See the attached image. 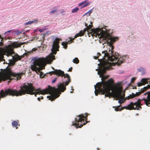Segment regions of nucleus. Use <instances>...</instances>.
Segmentation results:
<instances>
[{"mask_svg": "<svg viewBox=\"0 0 150 150\" xmlns=\"http://www.w3.org/2000/svg\"><path fill=\"white\" fill-rule=\"evenodd\" d=\"M72 68L71 67L68 70V71H71L72 70Z\"/></svg>", "mask_w": 150, "mask_h": 150, "instance_id": "41", "label": "nucleus"}, {"mask_svg": "<svg viewBox=\"0 0 150 150\" xmlns=\"http://www.w3.org/2000/svg\"><path fill=\"white\" fill-rule=\"evenodd\" d=\"M91 32H89L88 34H91L93 36H96L99 38L100 39H102V40H104L107 42V43L111 45L110 47L111 48V50L110 49L109 50V52L108 53L107 51L106 53H105V55L103 57H102V58H100V59H98V60L100 62L101 61L103 60L105 56L107 57L108 60L111 62L114 61L115 63H115L118 66L120 65L121 64L123 63L125 59L128 58L127 55H126L120 58H119V57L117 56L115 54V55L114 54L110 56L109 54H112L113 51V50L114 49V47L112 46V44L118 40V38L117 37H111L109 33H108L106 31H104L103 30H100L98 31L97 29H91Z\"/></svg>", "mask_w": 150, "mask_h": 150, "instance_id": "3", "label": "nucleus"}, {"mask_svg": "<svg viewBox=\"0 0 150 150\" xmlns=\"http://www.w3.org/2000/svg\"><path fill=\"white\" fill-rule=\"evenodd\" d=\"M136 78H132V79H131V82H134V80H135Z\"/></svg>", "mask_w": 150, "mask_h": 150, "instance_id": "38", "label": "nucleus"}, {"mask_svg": "<svg viewBox=\"0 0 150 150\" xmlns=\"http://www.w3.org/2000/svg\"><path fill=\"white\" fill-rule=\"evenodd\" d=\"M22 45V43L14 42L11 43L10 45H6L5 47L3 49L4 54L6 55L8 57L11 56L14 53L13 48L20 47Z\"/></svg>", "mask_w": 150, "mask_h": 150, "instance_id": "8", "label": "nucleus"}, {"mask_svg": "<svg viewBox=\"0 0 150 150\" xmlns=\"http://www.w3.org/2000/svg\"><path fill=\"white\" fill-rule=\"evenodd\" d=\"M8 83H9V82H10V81H8Z\"/></svg>", "mask_w": 150, "mask_h": 150, "instance_id": "48", "label": "nucleus"}, {"mask_svg": "<svg viewBox=\"0 0 150 150\" xmlns=\"http://www.w3.org/2000/svg\"><path fill=\"white\" fill-rule=\"evenodd\" d=\"M98 150H99V149L98 148L97 149Z\"/></svg>", "mask_w": 150, "mask_h": 150, "instance_id": "49", "label": "nucleus"}, {"mask_svg": "<svg viewBox=\"0 0 150 150\" xmlns=\"http://www.w3.org/2000/svg\"><path fill=\"white\" fill-rule=\"evenodd\" d=\"M13 31L12 30H8V31H7L6 32H5L4 34V35H6V34H7L8 33H10L12 31Z\"/></svg>", "mask_w": 150, "mask_h": 150, "instance_id": "34", "label": "nucleus"}, {"mask_svg": "<svg viewBox=\"0 0 150 150\" xmlns=\"http://www.w3.org/2000/svg\"><path fill=\"white\" fill-rule=\"evenodd\" d=\"M24 55H23V56H17L16 57V59L17 60H21L22 59V57H23V56Z\"/></svg>", "mask_w": 150, "mask_h": 150, "instance_id": "24", "label": "nucleus"}, {"mask_svg": "<svg viewBox=\"0 0 150 150\" xmlns=\"http://www.w3.org/2000/svg\"><path fill=\"white\" fill-rule=\"evenodd\" d=\"M12 126L14 127H16V129H17V127H16L18 126V123L15 121H14L12 122Z\"/></svg>", "mask_w": 150, "mask_h": 150, "instance_id": "20", "label": "nucleus"}, {"mask_svg": "<svg viewBox=\"0 0 150 150\" xmlns=\"http://www.w3.org/2000/svg\"><path fill=\"white\" fill-rule=\"evenodd\" d=\"M92 12V10H91L89 11L88 12H87V13H89V15H90V14Z\"/></svg>", "mask_w": 150, "mask_h": 150, "instance_id": "42", "label": "nucleus"}, {"mask_svg": "<svg viewBox=\"0 0 150 150\" xmlns=\"http://www.w3.org/2000/svg\"><path fill=\"white\" fill-rule=\"evenodd\" d=\"M0 39H1V42H3L4 40V38L3 37H1V35H0Z\"/></svg>", "mask_w": 150, "mask_h": 150, "instance_id": "37", "label": "nucleus"}, {"mask_svg": "<svg viewBox=\"0 0 150 150\" xmlns=\"http://www.w3.org/2000/svg\"><path fill=\"white\" fill-rule=\"evenodd\" d=\"M147 99L146 98H143L141 99V101L142 100H144V102L146 104V105L147 106H149L150 105H149L150 104V95L149 96L148 95L147 96Z\"/></svg>", "mask_w": 150, "mask_h": 150, "instance_id": "10", "label": "nucleus"}, {"mask_svg": "<svg viewBox=\"0 0 150 150\" xmlns=\"http://www.w3.org/2000/svg\"><path fill=\"white\" fill-rule=\"evenodd\" d=\"M64 12V11L63 10H61V12Z\"/></svg>", "mask_w": 150, "mask_h": 150, "instance_id": "47", "label": "nucleus"}, {"mask_svg": "<svg viewBox=\"0 0 150 150\" xmlns=\"http://www.w3.org/2000/svg\"><path fill=\"white\" fill-rule=\"evenodd\" d=\"M3 45V42H0V46H2Z\"/></svg>", "mask_w": 150, "mask_h": 150, "instance_id": "40", "label": "nucleus"}, {"mask_svg": "<svg viewBox=\"0 0 150 150\" xmlns=\"http://www.w3.org/2000/svg\"><path fill=\"white\" fill-rule=\"evenodd\" d=\"M97 55H98V56H95L94 57V59H98V57L100 55H101V54H100V53H97Z\"/></svg>", "mask_w": 150, "mask_h": 150, "instance_id": "26", "label": "nucleus"}, {"mask_svg": "<svg viewBox=\"0 0 150 150\" xmlns=\"http://www.w3.org/2000/svg\"><path fill=\"white\" fill-rule=\"evenodd\" d=\"M79 10V8L78 7H76L73 9L71 11L72 13H74L77 12Z\"/></svg>", "mask_w": 150, "mask_h": 150, "instance_id": "22", "label": "nucleus"}, {"mask_svg": "<svg viewBox=\"0 0 150 150\" xmlns=\"http://www.w3.org/2000/svg\"><path fill=\"white\" fill-rule=\"evenodd\" d=\"M55 55H49L46 58H40L36 59L34 61L33 65L31 66V69L33 71H36L38 68L36 67H41L47 63H50L55 59Z\"/></svg>", "mask_w": 150, "mask_h": 150, "instance_id": "5", "label": "nucleus"}, {"mask_svg": "<svg viewBox=\"0 0 150 150\" xmlns=\"http://www.w3.org/2000/svg\"><path fill=\"white\" fill-rule=\"evenodd\" d=\"M4 55L3 53L0 49V62L5 60V59H4Z\"/></svg>", "mask_w": 150, "mask_h": 150, "instance_id": "18", "label": "nucleus"}, {"mask_svg": "<svg viewBox=\"0 0 150 150\" xmlns=\"http://www.w3.org/2000/svg\"><path fill=\"white\" fill-rule=\"evenodd\" d=\"M69 40L67 42H66L67 44H70L72 42L71 39H69Z\"/></svg>", "mask_w": 150, "mask_h": 150, "instance_id": "31", "label": "nucleus"}, {"mask_svg": "<svg viewBox=\"0 0 150 150\" xmlns=\"http://www.w3.org/2000/svg\"><path fill=\"white\" fill-rule=\"evenodd\" d=\"M84 35V33H83V32L82 30H81L79 32V33L76 34L75 35V38H77L79 36H83Z\"/></svg>", "mask_w": 150, "mask_h": 150, "instance_id": "17", "label": "nucleus"}, {"mask_svg": "<svg viewBox=\"0 0 150 150\" xmlns=\"http://www.w3.org/2000/svg\"><path fill=\"white\" fill-rule=\"evenodd\" d=\"M52 69L54 71L49 72V73L51 75L52 74H56L58 76L62 77L63 76L64 78H67L68 79V81H66L65 83H60V85L58 84L57 88L52 87L49 86L48 88L45 89L41 90L40 88L36 89L33 86L32 83H27V85H24L23 86H21V90L19 91L13 89V90H8L9 92L16 93V94L14 95H16V96H21L25 94L31 95L34 94L35 96H36L38 94L45 95L49 93L51 94L59 91L61 92H64L66 89V86L68 85L70 82L71 80L69 75L67 74H65L64 72L60 70H55L53 67H52Z\"/></svg>", "mask_w": 150, "mask_h": 150, "instance_id": "2", "label": "nucleus"}, {"mask_svg": "<svg viewBox=\"0 0 150 150\" xmlns=\"http://www.w3.org/2000/svg\"><path fill=\"white\" fill-rule=\"evenodd\" d=\"M40 76L41 78H43L44 77V75H43V74L42 72H40Z\"/></svg>", "mask_w": 150, "mask_h": 150, "instance_id": "28", "label": "nucleus"}, {"mask_svg": "<svg viewBox=\"0 0 150 150\" xmlns=\"http://www.w3.org/2000/svg\"><path fill=\"white\" fill-rule=\"evenodd\" d=\"M56 11H57V9L55 10H53V11H51V12H50V14H52L53 13H54Z\"/></svg>", "mask_w": 150, "mask_h": 150, "instance_id": "36", "label": "nucleus"}, {"mask_svg": "<svg viewBox=\"0 0 150 150\" xmlns=\"http://www.w3.org/2000/svg\"><path fill=\"white\" fill-rule=\"evenodd\" d=\"M88 0L85 1L84 2L79 3V6H81V8L86 7L90 4V2L88 1Z\"/></svg>", "mask_w": 150, "mask_h": 150, "instance_id": "11", "label": "nucleus"}, {"mask_svg": "<svg viewBox=\"0 0 150 150\" xmlns=\"http://www.w3.org/2000/svg\"><path fill=\"white\" fill-rule=\"evenodd\" d=\"M86 116L85 117L83 114L79 115L76 116L75 118V122H73L72 125H75L76 128H81L83 125H85L87 123L86 120H87L88 114L86 113Z\"/></svg>", "mask_w": 150, "mask_h": 150, "instance_id": "7", "label": "nucleus"}, {"mask_svg": "<svg viewBox=\"0 0 150 150\" xmlns=\"http://www.w3.org/2000/svg\"><path fill=\"white\" fill-rule=\"evenodd\" d=\"M148 88H149L148 87V86H147L144 87L143 88H142L141 91H140L138 92V93L139 95L142 93H144V91H146L147 89Z\"/></svg>", "mask_w": 150, "mask_h": 150, "instance_id": "15", "label": "nucleus"}, {"mask_svg": "<svg viewBox=\"0 0 150 150\" xmlns=\"http://www.w3.org/2000/svg\"><path fill=\"white\" fill-rule=\"evenodd\" d=\"M125 93H124L123 94V95H122V98H124L125 97Z\"/></svg>", "mask_w": 150, "mask_h": 150, "instance_id": "43", "label": "nucleus"}, {"mask_svg": "<svg viewBox=\"0 0 150 150\" xmlns=\"http://www.w3.org/2000/svg\"><path fill=\"white\" fill-rule=\"evenodd\" d=\"M13 32L16 33L17 35H19L20 34H21L22 32L21 31H20L18 30H17L16 31H14Z\"/></svg>", "mask_w": 150, "mask_h": 150, "instance_id": "27", "label": "nucleus"}, {"mask_svg": "<svg viewBox=\"0 0 150 150\" xmlns=\"http://www.w3.org/2000/svg\"><path fill=\"white\" fill-rule=\"evenodd\" d=\"M150 80V78H143L141 79V81L143 85H144L146 83H148L149 81H148V80Z\"/></svg>", "mask_w": 150, "mask_h": 150, "instance_id": "14", "label": "nucleus"}, {"mask_svg": "<svg viewBox=\"0 0 150 150\" xmlns=\"http://www.w3.org/2000/svg\"><path fill=\"white\" fill-rule=\"evenodd\" d=\"M43 99V96H41V97H38V101H40V99Z\"/></svg>", "mask_w": 150, "mask_h": 150, "instance_id": "33", "label": "nucleus"}, {"mask_svg": "<svg viewBox=\"0 0 150 150\" xmlns=\"http://www.w3.org/2000/svg\"><path fill=\"white\" fill-rule=\"evenodd\" d=\"M62 45L63 46V47L66 49L67 48V43L66 42H62Z\"/></svg>", "mask_w": 150, "mask_h": 150, "instance_id": "21", "label": "nucleus"}, {"mask_svg": "<svg viewBox=\"0 0 150 150\" xmlns=\"http://www.w3.org/2000/svg\"><path fill=\"white\" fill-rule=\"evenodd\" d=\"M85 26L86 27V28H87L88 27V24H87L85 23Z\"/></svg>", "mask_w": 150, "mask_h": 150, "instance_id": "44", "label": "nucleus"}, {"mask_svg": "<svg viewBox=\"0 0 150 150\" xmlns=\"http://www.w3.org/2000/svg\"><path fill=\"white\" fill-rule=\"evenodd\" d=\"M88 13H87H87H85V14H84V15H86L87 14H88Z\"/></svg>", "mask_w": 150, "mask_h": 150, "instance_id": "46", "label": "nucleus"}, {"mask_svg": "<svg viewBox=\"0 0 150 150\" xmlns=\"http://www.w3.org/2000/svg\"><path fill=\"white\" fill-rule=\"evenodd\" d=\"M59 96V95H58L57 94H56L50 96H47V98H49V100L52 101L54 100L57 98Z\"/></svg>", "mask_w": 150, "mask_h": 150, "instance_id": "12", "label": "nucleus"}, {"mask_svg": "<svg viewBox=\"0 0 150 150\" xmlns=\"http://www.w3.org/2000/svg\"><path fill=\"white\" fill-rule=\"evenodd\" d=\"M88 28H86L84 29L83 30V33H84L86 31H88L89 30L88 29Z\"/></svg>", "mask_w": 150, "mask_h": 150, "instance_id": "29", "label": "nucleus"}, {"mask_svg": "<svg viewBox=\"0 0 150 150\" xmlns=\"http://www.w3.org/2000/svg\"><path fill=\"white\" fill-rule=\"evenodd\" d=\"M142 85H143V83H142L139 82L137 83V86H142Z\"/></svg>", "mask_w": 150, "mask_h": 150, "instance_id": "32", "label": "nucleus"}, {"mask_svg": "<svg viewBox=\"0 0 150 150\" xmlns=\"http://www.w3.org/2000/svg\"><path fill=\"white\" fill-rule=\"evenodd\" d=\"M37 48H33L31 51H30L27 53H25L23 54V55H25L26 56H28L30 54L31 52L33 53L34 52L36 51L37 50Z\"/></svg>", "mask_w": 150, "mask_h": 150, "instance_id": "16", "label": "nucleus"}, {"mask_svg": "<svg viewBox=\"0 0 150 150\" xmlns=\"http://www.w3.org/2000/svg\"><path fill=\"white\" fill-rule=\"evenodd\" d=\"M57 78H55V79L54 80H53L52 81V83H54L57 80Z\"/></svg>", "mask_w": 150, "mask_h": 150, "instance_id": "39", "label": "nucleus"}, {"mask_svg": "<svg viewBox=\"0 0 150 150\" xmlns=\"http://www.w3.org/2000/svg\"><path fill=\"white\" fill-rule=\"evenodd\" d=\"M148 87L149 88H150V85H148Z\"/></svg>", "mask_w": 150, "mask_h": 150, "instance_id": "45", "label": "nucleus"}, {"mask_svg": "<svg viewBox=\"0 0 150 150\" xmlns=\"http://www.w3.org/2000/svg\"><path fill=\"white\" fill-rule=\"evenodd\" d=\"M72 92H71V93H72Z\"/></svg>", "mask_w": 150, "mask_h": 150, "instance_id": "50", "label": "nucleus"}, {"mask_svg": "<svg viewBox=\"0 0 150 150\" xmlns=\"http://www.w3.org/2000/svg\"><path fill=\"white\" fill-rule=\"evenodd\" d=\"M98 69H96V70L97 71Z\"/></svg>", "mask_w": 150, "mask_h": 150, "instance_id": "51", "label": "nucleus"}, {"mask_svg": "<svg viewBox=\"0 0 150 150\" xmlns=\"http://www.w3.org/2000/svg\"><path fill=\"white\" fill-rule=\"evenodd\" d=\"M15 64L14 62L10 61L6 69L3 72H0V83L2 81H5L8 79L10 81L14 79L18 80L21 79L23 74V73H16L11 71L10 66L14 65Z\"/></svg>", "mask_w": 150, "mask_h": 150, "instance_id": "4", "label": "nucleus"}, {"mask_svg": "<svg viewBox=\"0 0 150 150\" xmlns=\"http://www.w3.org/2000/svg\"><path fill=\"white\" fill-rule=\"evenodd\" d=\"M60 40V39L56 38L54 41L51 49L52 54L50 55H54L53 54H56L57 53V52L59 51V41Z\"/></svg>", "mask_w": 150, "mask_h": 150, "instance_id": "9", "label": "nucleus"}, {"mask_svg": "<svg viewBox=\"0 0 150 150\" xmlns=\"http://www.w3.org/2000/svg\"><path fill=\"white\" fill-rule=\"evenodd\" d=\"M38 21V20H34L33 21H29L28 22L25 23V25H28V24H32L34 23H36Z\"/></svg>", "mask_w": 150, "mask_h": 150, "instance_id": "19", "label": "nucleus"}, {"mask_svg": "<svg viewBox=\"0 0 150 150\" xmlns=\"http://www.w3.org/2000/svg\"><path fill=\"white\" fill-rule=\"evenodd\" d=\"M141 99H138L137 102L135 103L131 102L127 106L123 107L121 108H119L121 106L120 105L116 107L113 106V108H115V110L116 111H121L124 108L129 110H139L142 108L141 105H142L141 103Z\"/></svg>", "mask_w": 150, "mask_h": 150, "instance_id": "6", "label": "nucleus"}, {"mask_svg": "<svg viewBox=\"0 0 150 150\" xmlns=\"http://www.w3.org/2000/svg\"><path fill=\"white\" fill-rule=\"evenodd\" d=\"M75 38V36H74V38H71V37H69V39H71V41H72V42H73V40H74L75 39V38Z\"/></svg>", "mask_w": 150, "mask_h": 150, "instance_id": "35", "label": "nucleus"}, {"mask_svg": "<svg viewBox=\"0 0 150 150\" xmlns=\"http://www.w3.org/2000/svg\"><path fill=\"white\" fill-rule=\"evenodd\" d=\"M125 100H126V99H125V100H123L122 99H120L118 101V102L120 104H121L123 103L124 102V101H125Z\"/></svg>", "mask_w": 150, "mask_h": 150, "instance_id": "25", "label": "nucleus"}, {"mask_svg": "<svg viewBox=\"0 0 150 150\" xmlns=\"http://www.w3.org/2000/svg\"><path fill=\"white\" fill-rule=\"evenodd\" d=\"M93 25H89L88 26V29L89 30L90 29H91V28L92 27Z\"/></svg>", "mask_w": 150, "mask_h": 150, "instance_id": "30", "label": "nucleus"}, {"mask_svg": "<svg viewBox=\"0 0 150 150\" xmlns=\"http://www.w3.org/2000/svg\"><path fill=\"white\" fill-rule=\"evenodd\" d=\"M139 96V95L138 93V92H136L135 94H134V93H132V94H130L129 96H128L127 97H126L125 99L129 100L130 99L134 97L138 96Z\"/></svg>", "mask_w": 150, "mask_h": 150, "instance_id": "13", "label": "nucleus"}, {"mask_svg": "<svg viewBox=\"0 0 150 150\" xmlns=\"http://www.w3.org/2000/svg\"><path fill=\"white\" fill-rule=\"evenodd\" d=\"M73 62L74 63L77 64L79 62V60L76 57L74 59Z\"/></svg>", "mask_w": 150, "mask_h": 150, "instance_id": "23", "label": "nucleus"}, {"mask_svg": "<svg viewBox=\"0 0 150 150\" xmlns=\"http://www.w3.org/2000/svg\"><path fill=\"white\" fill-rule=\"evenodd\" d=\"M149 83H150V81H149Z\"/></svg>", "mask_w": 150, "mask_h": 150, "instance_id": "52", "label": "nucleus"}, {"mask_svg": "<svg viewBox=\"0 0 150 150\" xmlns=\"http://www.w3.org/2000/svg\"><path fill=\"white\" fill-rule=\"evenodd\" d=\"M100 64V66L98 73L100 74V77H102V81L100 82H98L94 86L96 96H97L98 93H100L102 94H105V97L112 96L116 100L121 98L122 88L120 85L117 83L114 84V81L112 79H110L107 81H105L109 76H105L103 75L106 70H109L110 67L111 63L107 60L101 62Z\"/></svg>", "mask_w": 150, "mask_h": 150, "instance_id": "1", "label": "nucleus"}]
</instances>
